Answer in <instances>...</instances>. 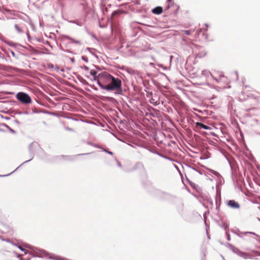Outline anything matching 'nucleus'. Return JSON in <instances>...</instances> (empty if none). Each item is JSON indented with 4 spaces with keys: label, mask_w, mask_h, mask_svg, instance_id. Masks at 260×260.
I'll return each instance as SVG.
<instances>
[{
    "label": "nucleus",
    "mask_w": 260,
    "mask_h": 260,
    "mask_svg": "<svg viewBox=\"0 0 260 260\" xmlns=\"http://www.w3.org/2000/svg\"><path fill=\"white\" fill-rule=\"evenodd\" d=\"M227 205L229 207L233 209H239L240 205L235 200H230L228 201Z\"/></svg>",
    "instance_id": "obj_4"
},
{
    "label": "nucleus",
    "mask_w": 260,
    "mask_h": 260,
    "mask_svg": "<svg viewBox=\"0 0 260 260\" xmlns=\"http://www.w3.org/2000/svg\"><path fill=\"white\" fill-rule=\"evenodd\" d=\"M90 74L93 76L96 75V72L94 71H91Z\"/></svg>",
    "instance_id": "obj_13"
},
{
    "label": "nucleus",
    "mask_w": 260,
    "mask_h": 260,
    "mask_svg": "<svg viewBox=\"0 0 260 260\" xmlns=\"http://www.w3.org/2000/svg\"><path fill=\"white\" fill-rule=\"evenodd\" d=\"M99 74L98 76L96 75V76H93V80L94 81H97L98 84H99Z\"/></svg>",
    "instance_id": "obj_11"
},
{
    "label": "nucleus",
    "mask_w": 260,
    "mask_h": 260,
    "mask_svg": "<svg viewBox=\"0 0 260 260\" xmlns=\"http://www.w3.org/2000/svg\"><path fill=\"white\" fill-rule=\"evenodd\" d=\"M18 248L22 251H24L25 253H26V249L23 248L21 246H18Z\"/></svg>",
    "instance_id": "obj_14"
},
{
    "label": "nucleus",
    "mask_w": 260,
    "mask_h": 260,
    "mask_svg": "<svg viewBox=\"0 0 260 260\" xmlns=\"http://www.w3.org/2000/svg\"><path fill=\"white\" fill-rule=\"evenodd\" d=\"M107 91H115L120 93L122 91V82L118 78H115L113 76L110 80L109 83L106 86Z\"/></svg>",
    "instance_id": "obj_1"
},
{
    "label": "nucleus",
    "mask_w": 260,
    "mask_h": 260,
    "mask_svg": "<svg viewBox=\"0 0 260 260\" xmlns=\"http://www.w3.org/2000/svg\"><path fill=\"white\" fill-rule=\"evenodd\" d=\"M136 166L137 167H143V165L141 162H139L136 164Z\"/></svg>",
    "instance_id": "obj_12"
},
{
    "label": "nucleus",
    "mask_w": 260,
    "mask_h": 260,
    "mask_svg": "<svg viewBox=\"0 0 260 260\" xmlns=\"http://www.w3.org/2000/svg\"><path fill=\"white\" fill-rule=\"evenodd\" d=\"M196 127H200L201 128H204L205 129H210V127L206 125H205L204 124L201 123V122H196Z\"/></svg>",
    "instance_id": "obj_6"
},
{
    "label": "nucleus",
    "mask_w": 260,
    "mask_h": 260,
    "mask_svg": "<svg viewBox=\"0 0 260 260\" xmlns=\"http://www.w3.org/2000/svg\"><path fill=\"white\" fill-rule=\"evenodd\" d=\"M11 53H12V54L13 56H15V54H14V53L13 52H12Z\"/></svg>",
    "instance_id": "obj_15"
},
{
    "label": "nucleus",
    "mask_w": 260,
    "mask_h": 260,
    "mask_svg": "<svg viewBox=\"0 0 260 260\" xmlns=\"http://www.w3.org/2000/svg\"><path fill=\"white\" fill-rule=\"evenodd\" d=\"M174 0H167V6L166 7V9H169L172 6H174Z\"/></svg>",
    "instance_id": "obj_7"
},
{
    "label": "nucleus",
    "mask_w": 260,
    "mask_h": 260,
    "mask_svg": "<svg viewBox=\"0 0 260 260\" xmlns=\"http://www.w3.org/2000/svg\"><path fill=\"white\" fill-rule=\"evenodd\" d=\"M191 30H182V32L186 35H190L191 34Z\"/></svg>",
    "instance_id": "obj_10"
},
{
    "label": "nucleus",
    "mask_w": 260,
    "mask_h": 260,
    "mask_svg": "<svg viewBox=\"0 0 260 260\" xmlns=\"http://www.w3.org/2000/svg\"><path fill=\"white\" fill-rule=\"evenodd\" d=\"M5 11L6 12H9L11 14L14 15V16H17V14H16V11H15V10H9V9H6Z\"/></svg>",
    "instance_id": "obj_9"
},
{
    "label": "nucleus",
    "mask_w": 260,
    "mask_h": 260,
    "mask_svg": "<svg viewBox=\"0 0 260 260\" xmlns=\"http://www.w3.org/2000/svg\"><path fill=\"white\" fill-rule=\"evenodd\" d=\"M15 28L18 32L20 33L22 32L23 27L21 25L15 24Z\"/></svg>",
    "instance_id": "obj_8"
},
{
    "label": "nucleus",
    "mask_w": 260,
    "mask_h": 260,
    "mask_svg": "<svg viewBox=\"0 0 260 260\" xmlns=\"http://www.w3.org/2000/svg\"><path fill=\"white\" fill-rule=\"evenodd\" d=\"M16 98L23 104H27L31 103V99L30 96L24 92H18L16 94Z\"/></svg>",
    "instance_id": "obj_3"
},
{
    "label": "nucleus",
    "mask_w": 260,
    "mask_h": 260,
    "mask_svg": "<svg viewBox=\"0 0 260 260\" xmlns=\"http://www.w3.org/2000/svg\"><path fill=\"white\" fill-rule=\"evenodd\" d=\"M112 76L107 72H103L99 74V85L102 89L106 90V86L109 83Z\"/></svg>",
    "instance_id": "obj_2"
},
{
    "label": "nucleus",
    "mask_w": 260,
    "mask_h": 260,
    "mask_svg": "<svg viewBox=\"0 0 260 260\" xmlns=\"http://www.w3.org/2000/svg\"><path fill=\"white\" fill-rule=\"evenodd\" d=\"M152 12L155 14H160L162 12V8L161 7H156L152 10Z\"/></svg>",
    "instance_id": "obj_5"
}]
</instances>
